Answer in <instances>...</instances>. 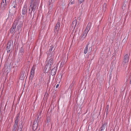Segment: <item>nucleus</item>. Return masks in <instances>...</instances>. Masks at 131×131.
I'll use <instances>...</instances> for the list:
<instances>
[{
	"label": "nucleus",
	"mask_w": 131,
	"mask_h": 131,
	"mask_svg": "<svg viewBox=\"0 0 131 131\" xmlns=\"http://www.w3.org/2000/svg\"><path fill=\"white\" fill-rule=\"evenodd\" d=\"M54 58V56H50V55L48 56L46 60L47 63L45 67V69L49 70L51 68L53 62Z\"/></svg>",
	"instance_id": "obj_1"
},
{
	"label": "nucleus",
	"mask_w": 131,
	"mask_h": 131,
	"mask_svg": "<svg viewBox=\"0 0 131 131\" xmlns=\"http://www.w3.org/2000/svg\"><path fill=\"white\" fill-rule=\"evenodd\" d=\"M39 4V1L38 0H30L29 6L31 8V14L32 11L34 12L36 9L37 7L38 6Z\"/></svg>",
	"instance_id": "obj_2"
},
{
	"label": "nucleus",
	"mask_w": 131,
	"mask_h": 131,
	"mask_svg": "<svg viewBox=\"0 0 131 131\" xmlns=\"http://www.w3.org/2000/svg\"><path fill=\"white\" fill-rule=\"evenodd\" d=\"M19 117V114H18L16 116V117L15 118V123L13 126V131H16L17 127Z\"/></svg>",
	"instance_id": "obj_3"
},
{
	"label": "nucleus",
	"mask_w": 131,
	"mask_h": 131,
	"mask_svg": "<svg viewBox=\"0 0 131 131\" xmlns=\"http://www.w3.org/2000/svg\"><path fill=\"white\" fill-rule=\"evenodd\" d=\"M53 46H50L48 51L47 52L48 56L50 55V56H54L55 54Z\"/></svg>",
	"instance_id": "obj_4"
},
{
	"label": "nucleus",
	"mask_w": 131,
	"mask_h": 131,
	"mask_svg": "<svg viewBox=\"0 0 131 131\" xmlns=\"http://www.w3.org/2000/svg\"><path fill=\"white\" fill-rule=\"evenodd\" d=\"M89 31L87 30V29H85L83 32V34L82 35L80 39L81 40H83L84 38L86 37Z\"/></svg>",
	"instance_id": "obj_5"
},
{
	"label": "nucleus",
	"mask_w": 131,
	"mask_h": 131,
	"mask_svg": "<svg viewBox=\"0 0 131 131\" xmlns=\"http://www.w3.org/2000/svg\"><path fill=\"white\" fill-rule=\"evenodd\" d=\"M24 53V49L23 47L20 48L19 50V53L18 54L20 58L22 59L23 58V54Z\"/></svg>",
	"instance_id": "obj_6"
},
{
	"label": "nucleus",
	"mask_w": 131,
	"mask_h": 131,
	"mask_svg": "<svg viewBox=\"0 0 131 131\" xmlns=\"http://www.w3.org/2000/svg\"><path fill=\"white\" fill-rule=\"evenodd\" d=\"M7 5L6 0H2L1 3V8L2 10L5 9L7 7Z\"/></svg>",
	"instance_id": "obj_7"
},
{
	"label": "nucleus",
	"mask_w": 131,
	"mask_h": 131,
	"mask_svg": "<svg viewBox=\"0 0 131 131\" xmlns=\"http://www.w3.org/2000/svg\"><path fill=\"white\" fill-rule=\"evenodd\" d=\"M129 61V57L127 54H126L124 57V60L123 61V63H127Z\"/></svg>",
	"instance_id": "obj_8"
},
{
	"label": "nucleus",
	"mask_w": 131,
	"mask_h": 131,
	"mask_svg": "<svg viewBox=\"0 0 131 131\" xmlns=\"http://www.w3.org/2000/svg\"><path fill=\"white\" fill-rule=\"evenodd\" d=\"M27 5H24L23 8L22 13L23 15H25L27 12Z\"/></svg>",
	"instance_id": "obj_9"
},
{
	"label": "nucleus",
	"mask_w": 131,
	"mask_h": 131,
	"mask_svg": "<svg viewBox=\"0 0 131 131\" xmlns=\"http://www.w3.org/2000/svg\"><path fill=\"white\" fill-rule=\"evenodd\" d=\"M57 70V67H54L51 70V74L52 75H54L56 74Z\"/></svg>",
	"instance_id": "obj_10"
},
{
	"label": "nucleus",
	"mask_w": 131,
	"mask_h": 131,
	"mask_svg": "<svg viewBox=\"0 0 131 131\" xmlns=\"http://www.w3.org/2000/svg\"><path fill=\"white\" fill-rule=\"evenodd\" d=\"M60 23L58 22L55 26V29H54V31L55 32L58 31L59 30L60 27Z\"/></svg>",
	"instance_id": "obj_11"
},
{
	"label": "nucleus",
	"mask_w": 131,
	"mask_h": 131,
	"mask_svg": "<svg viewBox=\"0 0 131 131\" xmlns=\"http://www.w3.org/2000/svg\"><path fill=\"white\" fill-rule=\"evenodd\" d=\"M11 46V43L8 42L7 43L6 48V50L7 53H9L11 50L10 47Z\"/></svg>",
	"instance_id": "obj_12"
},
{
	"label": "nucleus",
	"mask_w": 131,
	"mask_h": 131,
	"mask_svg": "<svg viewBox=\"0 0 131 131\" xmlns=\"http://www.w3.org/2000/svg\"><path fill=\"white\" fill-rule=\"evenodd\" d=\"M16 26V24H14L13 25L10 31L11 33L12 34L15 31Z\"/></svg>",
	"instance_id": "obj_13"
},
{
	"label": "nucleus",
	"mask_w": 131,
	"mask_h": 131,
	"mask_svg": "<svg viewBox=\"0 0 131 131\" xmlns=\"http://www.w3.org/2000/svg\"><path fill=\"white\" fill-rule=\"evenodd\" d=\"M35 69V66H34V65L32 67V69L31 71L30 77H31V76H32V77H33L34 74V71Z\"/></svg>",
	"instance_id": "obj_14"
},
{
	"label": "nucleus",
	"mask_w": 131,
	"mask_h": 131,
	"mask_svg": "<svg viewBox=\"0 0 131 131\" xmlns=\"http://www.w3.org/2000/svg\"><path fill=\"white\" fill-rule=\"evenodd\" d=\"M77 23V20L76 19H75L72 22V27L74 28L75 27Z\"/></svg>",
	"instance_id": "obj_15"
},
{
	"label": "nucleus",
	"mask_w": 131,
	"mask_h": 131,
	"mask_svg": "<svg viewBox=\"0 0 131 131\" xmlns=\"http://www.w3.org/2000/svg\"><path fill=\"white\" fill-rule=\"evenodd\" d=\"M107 5L106 3H104L103 5V7L102 9V11L104 12L107 9L106 7Z\"/></svg>",
	"instance_id": "obj_16"
},
{
	"label": "nucleus",
	"mask_w": 131,
	"mask_h": 131,
	"mask_svg": "<svg viewBox=\"0 0 131 131\" xmlns=\"http://www.w3.org/2000/svg\"><path fill=\"white\" fill-rule=\"evenodd\" d=\"M24 72L22 71L20 73V79L21 80H23L24 79Z\"/></svg>",
	"instance_id": "obj_17"
},
{
	"label": "nucleus",
	"mask_w": 131,
	"mask_h": 131,
	"mask_svg": "<svg viewBox=\"0 0 131 131\" xmlns=\"http://www.w3.org/2000/svg\"><path fill=\"white\" fill-rule=\"evenodd\" d=\"M23 128V125L21 124H19L17 131H21Z\"/></svg>",
	"instance_id": "obj_18"
},
{
	"label": "nucleus",
	"mask_w": 131,
	"mask_h": 131,
	"mask_svg": "<svg viewBox=\"0 0 131 131\" xmlns=\"http://www.w3.org/2000/svg\"><path fill=\"white\" fill-rule=\"evenodd\" d=\"M89 45V44H88V45H86V47L85 48V49L84 50V53L85 54H86L87 53L88 51V50Z\"/></svg>",
	"instance_id": "obj_19"
},
{
	"label": "nucleus",
	"mask_w": 131,
	"mask_h": 131,
	"mask_svg": "<svg viewBox=\"0 0 131 131\" xmlns=\"http://www.w3.org/2000/svg\"><path fill=\"white\" fill-rule=\"evenodd\" d=\"M91 23H88L86 28L85 29H87V30L89 31L91 27Z\"/></svg>",
	"instance_id": "obj_20"
},
{
	"label": "nucleus",
	"mask_w": 131,
	"mask_h": 131,
	"mask_svg": "<svg viewBox=\"0 0 131 131\" xmlns=\"http://www.w3.org/2000/svg\"><path fill=\"white\" fill-rule=\"evenodd\" d=\"M106 123H105L104 124H103L102 126V127H101V128H103L104 129H105V128L106 126Z\"/></svg>",
	"instance_id": "obj_21"
},
{
	"label": "nucleus",
	"mask_w": 131,
	"mask_h": 131,
	"mask_svg": "<svg viewBox=\"0 0 131 131\" xmlns=\"http://www.w3.org/2000/svg\"><path fill=\"white\" fill-rule=\"evenodd\" d=\"M64 61H62L60 63V67H62L63 65L64 64Z\"/></svg>",
	"instance_id": "obj_22"
},
{
	"label": "nucleus",
	"mask_w": 131,
	"mask_h": 131,
	"mask_svg": "<svg viewBox=\"0 0 131 131\" xmlns=\"http://www.w3.org/2000/svg\"><path fill=\"white\" fill-rule=\"evenodd\" d=\"M108 108H109V105H107L106 106V108H105V111H106V112H107L108 111Z\"/></svg>",
	"instance_id": "obj_23"
},
{
	"label": "nucleus",
	"mask_w": 131,
	"mask_h": 131,
	"mask_svg": "<svg viewBox=\"0 0 131 131\" xmlns=\"http://www.w3.org/2000/svg\"><path fill=\"white\" fill-rule=\"evenodd\" d=\"M74 3V0H71V2L69 3L70 4H73Z\"/></svg>",
	"instance_id": "obj_24"
},
{
	"label": "nucleus",
	"mask_w": 131,
	"mask_h": 131,
	"mask_svg": "<svg viewBox=\"0 0 131 131\" xmlns=\"http://www.w3.org/2000/svg\"><path fill=\"white\" fill-rule=\"evenodd\" d=\"M50 117L49 116H48L47 118V121L48 122H49Z\"/></svg>",
	"instance_id": "obj_25"
},
{
	"label": "nucleus",
	"mask_w": 131,
	"mask_h": 131,
	"mask_svg": "<svg viewBox=\"0 0 131 131\" xmlns=\"http://www.w3.org/2000/svg\"><path fill=\"white\" fill-rule=\"evenodd\" d=\"M84 0H79V2L80 3H82L84 1Z\"/></svg>",
	"instance_id": "obj_26"
},
{
	"label": "nucleus",
	"mask_w": 131,
	"mask_h": 131,
	"mask_svg": "<svg viewBox=\"0 0 131 131\" xmlns=\"http://www.w3.org/2000/svg\"><path fill=\"white\" fill-rule=\"evenodd\" d=\"M100 130L99 131H104V129L103 128H100Z\"/></svg>",
	"instance_id": "obj_27"
},
{
	"label": "nucleus",
	"mask_w": 131,
	"mask_h": 131,
	"mask_svg": "<svg viewBox=\"0 0 131 131\" xmlns=\"http://www.w3.org/2000/svg\"><path fill=\"white\" fill-rule=\"evenodd\" d=\"M59 86V84H57L56 86V88H58Z\"/></svg>",
	"instance_id": "obj_28"
},
{
	"label": "nucleus",
	"mask_w": 131,
	"mask_h": 131,
	"mask_svg": "<svg viewBox=\"0 0 131 131\" xmlns=\"http://www.w3.org/2000/svg\"><path fill=\"white\" fill-rule=\"evenodd\" d=\"M13 7L14 8H15L16 7V5H14L13 6Z\"/></svg>",
	"instance_id": "obj_29"
},
{
	"label": "nucleus",
	"mask_w": 131,
	"mask_h": 131,
	"mask_svg": "<svg viewBox=\"0 0 131 131\" xmlns=\"http://www.w3.org/2000/svg\"><path fill=\"white\" fill-rule=\"evenodd\" d=\"M18 1H19L21 2V0H18Z\"/></svg>",
	"instance_id": "obj_30"
},
{
	"label": "nucleus",
	"mask_w": 131,
	"mask_h": 131,
	"mask_svg": "<svg viewBox=\"0 0 131 131\" xmlns=\"http://www.w3.org/2000/svg\"><path fill=\"white\" fill-rule=\"evenodd\" d=\"M130 83L131 84V79L130 80Z\"/></svg>",
	"instance_id": "obj_31"
},
{
	"label": "nucleus",
	"mask_w": 131,
	"mask_h": 131,
	"mask_svg": "<svg viewBox=\"0 0 131 131\" xmlns=\"http://www.w3.org/2000/svg\"><path fill=\"white\" fill-rule=\"evenodd\" d=\"M19 27H20L19 26L18 27V26H17V28H19Z\"/></svg>",
	"instance_id": "obj_32"
},
{
	"label": "nucleus",
	"mask_w": 131,
	"mask_h": 131,
	"mask_svg": "<svg viewBox=\"0 0 131 131\" xmlns=\"http://www.w3.org/2000/svg\"><path fill=\"white\" fill-rule=\"evenodd\" d=\"M29 11H30V9H29Z\"/></svg>",
	"instance_id": "obj_33"
},
{
	"label": "nucleus",
	"mask_w": 131,
	"mask_h": 131,
	"mask_svg": "<svg viewBox=\"0 0 131 131\" xmlns=\"http://www.w3.org/2000/svg\"><path fill=\"white\" fill-rule=\"evenodd\" d=\"M39 118V117H38V119Z\"/></svg>",
	"instance_id": "obj_34"
}]
</instances>
